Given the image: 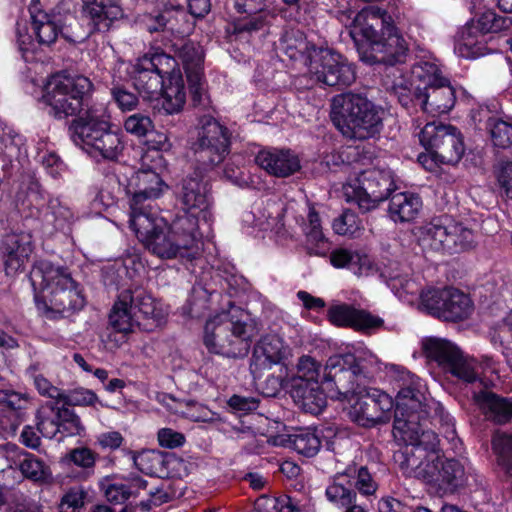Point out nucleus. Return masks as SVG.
<instances>
[{"mask_svg": "<svg viewBox=\"0 0 512 512\" xmlns=\"http://www.w3.org/2000/svg\"><path fill=\"white\" fill-rule=\"evenodd\" d=\"M416 92V85L404 78L395 81L391 86V93L397 98L401 106L408 111L420 106V99L416 98Z\"/></svg>", "mask_w": 512, "mask_h": 512, "instance_id": "603ef678", "label": "nucleus"}, {"mask_svg": "<svg viewBox=\"0 0 512 512\" xmlns=\"http://www.w3.org/2000/svg\"><path fill=\"white\" fill-rule=\"evenodd\" d=\"M42 217L45 223L62 231L69 229L75 219L73 211L57 198L49 200Z\"/></svg>", "mask_w": 512, "mask_h": 512, "instance_id": "a19ab883", "label": "nucleus"}, {"mask_svg": "<svg viewBox=\"0 0 512 512\" xmlns=\"http://www.w3.org/2000/svg\"><path fill=\"white\" fill-rule=\"evenodd\" d=\"M327 500L338 508L354 504L357 494L353 489L352 481L347 478L344 471L338 472L329 479L325 490Z\"/></svg>", "mask_w": 512, "mask_h": 512, "instance_id": "f704fd0d", "label": "nucleus"}, {"mask_svg": "<svg viewBox=\"0 0 512 512\" xmlns=\"http://www.w3.org/2000/svg\"><path fill=\"white\" fill-rule=\"evenodd\" d=\"M23 459L20 460L19 469L23 476L34 482H42L49 476V468L35 455L23 452Z\"/></svg>", "mask_w": 512, "mask_h": 512, "instance_id": "09e8293b", "label": "nucleus"}, {"mask_svg": "<svg viewBox=\"0 0 512 512\" xmlns=\"http://www.w3.org/2000/svg\"><path fill=\"white\" fill-rule=\"evenodd\" d=\"M98 401L97 395L92 390L79 387L67 391L62 390L59 403L70 408L72 406H93Z\"/></svg>", "mask_w": 512, "mask_h": 512, "instance_id": "864d4df0", "label": "nucleus"}, {"mask_svg": "<svg viewBox=\"0 0 512 512\" xmlns=\"http://www.w3.org/2000/svg\"><path fill=\"white\" fill-rule=\"evenodd\" d=\"M92 91L93 83L86 76L55 75L44 86L41 102L55 119L79 118L88 106Z\"/></svg>", "mask_w": 512, "mask_h": 512, "instance_id": "6e6552de", "label": "nucleus"}, {"mask_svg": "<svg viewBox=\"0 0 512 512\" xmlns=\"http://www.w3.org/2000/svg\"><path fill=\"white\" fill-rule=\"evenodd\" d=\"M135 234L149 252L161 259H173L178 256L187 257L177 238L170 232V228L163 219L156 218L150 222L147 231H135Z\"/></svg>", "mask_w": 512, "mask_h": 512, "instance_id": "a211bd4d", "label": "nucleus"}, {"mask_svg": "<svg viewBox=\"0 0 512 512\" xmlns=\"http://www.w3.org/2000/svg\"><path fill=\"white\" fill-rule=\"evenodd\" d=\"M423 235L431 248L449 254L469 250L476 243L472 229L447 216L435 218L425 225Z\"/></svg>", "mask_w": 512, "mask_h": 512, "instance_id": "dca6fc26", "label": "nucleus"}, {"mask_svg": "<svg viewBox=\"0 0 512 512\" xmlns=\"http://www.w3.org/2000/svg\"><path fill=\"white\" fill-rule=\"evenodd\" d=\"M422 350L426 358L436 362L445 373L467 383L477 380L476 361L465 356L451 341L429 337L422 341Z\"/></svg>", "mask_w": 512, "mask_h": 512, "instance_id": "4468645a", "label": "nucleus"}, {"mask_svg": "<svg viewBox=\"0 0 512 512\" xmlns=\"http://www.w3.org/2000/svg\"><path fill=\"white\" fill-rule=\"evenodd\" d=\"M141 167L135 171L128 180V187L146 193L148 197H159L165 187V183L157 172L161 163L156 162L149 153L141 158Z\"/></svg>", "mask_w": 512, "mask_h": 512, "instance_id": "a878e982", "label": "nucleus"}, {"mask_svg": "<svg viewBox=\"0 0 512 512\" xmlns=\"http://www.w3.org/2000/svg\"><path fill=\"white\" fill-rule=\"evenodd\" d=\"M134 465L142 473L158 474L165 462L164 454L157 450H144L133 454Z\"/></svg>", "mask_w": 512, "mask_h": 512, "instance_id": "3c124183", "label": "nucleus"}, {"mask_svg": "<svg viewBox=\"0 0 512 512\" xmlns=\"http://www.w3.org/2000/svg\"><path fill=\"white\" fill-rule=\"evenodd\" d=\"M55 419L60 423L59 433L64 436H80L85 431L76 412L63 404L57 409V418Z\"/></svg>", "mask_w": 512, "mask_h": 512, "instance_id": "8fccbe9b", "label": "nucleus"}, {"mask_svg": "<svg viewBox=\"0 0 512 512\" xmlns=\"http://www.w3.org/2000/svg\"><path fill=\"white\" fill-rule=\"evenodd\" d=\"M308 72L311 80L322 86L343 88L350 86L356 79L353 65L341 54L328 48H312Z\"/></svg>", "mask_w": 512, "mask_h": 512, "instance_id": "ddd939ff", "label": "nucleus"}, {"mask_svg": "<svg viewBox=\"0 0 512 512\" xmlns=\"http://www.w3.org/2000/svg\"><path fill=\"white\" fill-rule=\"evenodd\" d=\"M333 230L339 235H354L360 229V221L350 209H346L343 213L333 221Z\"/></svg>", "mask_w": 512, "mask_h": 512, "instance_id": "4d7b16f0", "label": "nucleus"}, {"mask_svg": "<svg viewBox=\"0 0 512 512\" xmlns=\"http://www.w3.org/2000/svg\"><path fill=\"white\" fill-rule=\"evenodd\" d=\"M159 445L167 449H175L184 445L186 438L184 434L171 428H162L157 433Z\"/></svg>", "mask_w": 512, "mask_h": 512, "instance_id": "774afa93", "label": "nucleus"}, {"mask_svg": "<svg viewBox=\"0 0 512 512\" xmlns=\"http://www.w3.org/2000/svg\"><path fill=\"white\" fill-rule=\"evenodd\" d=\"M104 495L108 502L112 504H123L130 497H137V491L126 482H115L103 485Z\"/></svg>", "mask_w": 512, "mask_h": 512, "instance_id": "6e6d98bb", "label": "nucleus"}, {"mask_svg": "<svg viewBox=\"0 0 512 512\" xmlns=\"http://www.w3.org/2000/svg\"><path fill=\"white\" fill-rule=\"evenodd\" d=\"M446 288L444 289H428L421 293V305L431 315L442 318V309L445 305Z\"/></svg>", "mask_w": 512, "mask_h": 512, "instance_id": "5fc2aeb1", "label": "nucleus"}, {"mask_svg": "<svg viewBox=\"0 0 512 512\" xmlns=\"http://www.w3.org/2000/svg\"><path fill=\"white\" fill-rule=\"evenodd\" d=\"M350 36L360 59L369 65H395L405 61L408 45L385 10L368 6L351 23Z\"/></svg>", "mask_w": 512, "mask_h": 512, "instance_id": "7ed1b4c3", "label": "nucleus"}, {"mask_svg": "<svg viewBox=\"0 0 512 512\" xmlns=\"http://www.w3.org/2000/svg\"><path fill=\"white\" fill-rule=\"evenodd\" d=\"M291 354V350L281 337L268 334L260 338L253 349L250 360V372L254 379L261 376L265 369L282 364Z\"/></svg>", "mask_w": 512, "mask_h": 512, "instance_id": "6ab92c4d", "label": "nucleus"}, {"mask_svg": "<svg viewBox=\"0 0 512 512\" xmlns=\"http://www.w3.org/2000/svg\"><path fill=\"white\" fill-rule=\"evenodd\" d=\"M475 401L487 420L499 425L512 420V399L482 391L475 396Z\"/></svg>", "mask_w": 512, "mask_h": 512, "instance_id": "7c9ffc66", "label": "nucleus"}, {"mask_svg": "<svg viewBox=\"0 0 512 512\" xmlns=\"http://www.w3.org/2000/svg\"><path fill=\"white\" fill-rule=\"evenodd\" d=\"M344 472L352 481L353 489L356 488L362 495H373L377 491L378 484L367 466L353 462L346 466Z\"/></svg>", "mask_w": 512, "mask_h": 512, "instance_id": "79ce46f5", "label": "nucleus"}, {"mask_svg": "<svg viewBox=\"0 0 512 512\" xmlns=\"http://www.w3.org/2000/svg\"><path fill=\"white\" fill-rule=\"evenodd\" d=\"M255 162L276 177H288L301 168L298 156L290 149H263L257 153Z\"/></svg>", "mask_w": 512, "mask_h": 512, "instance_id": "b1692460", "label": "nucleus"}, {"mask_svg": "<svg viewBox=\"0 0 512 512\" xmlns=\"http://www.w3.org/2000/svg\"><path fill=\"white\" fill-rule=\"evenodd\" d=\"M28 373L33 381L35 389L41 396L54 399L57 403H59L60 397L62 395V390L60 388L54 386L42 374L36 373L35 369L30 368Z\"/></svg>", "mask_w": 512, "mask_h": 512, "instance_id": "052dcab7", "label": "nucleus"}, {"mask_svg": "<svg viewBox=\"0 0 512 512\" xmlns=\"http://www.w3.org/2000/svg\"><path fill=\"white\" fill-rule=\"evenodd\" d=\"M418 379H420L419 377H417ZM420 381V391L422 394H424L423 392V385L421 383V380ZM425 395H423V400H422V404H423V408L425 411H426V415L424 418H422L420 420L423 421L425 420L428 415H429V411L430 410H433V419L438 421L440 423V425L442 426L443 430H444V433H445V436L447 438H450V439H453L454 436H455V433H456V430H455V422H454V418L449 414V412H447L444 408V406L439 403V402H432L431 405L429 404H426L425 402Z\"/></svg>", "mask_w": 512, "mask_h": 512, "instance_id": "de8ad7c7", "label": "nucleus"}, {"mask_svg": "<svg viewBox=\"0 0 512 512\" xmlns=\"http://www.w3.org/2000/svg\"><path fill=\"white\" fill-rule=\"evenodd\" d=\"M209 181V175H196L194 169L183 179L179 193L182 210L202 215L204 220L208 219L211 205Z\"/></svg>", "mask_w": 512, "mask_h": 512, "instance_id": "aec40b11", "label": "nucleus"}, {"mask_svg": "<svg viewBox=\"0 0 512 512\" xmlns=\"http://www.w3.org/2000/svg\"><path fill=\"white\" fill-rule=\"evenodd\" d=\"M34 397L26 391L13 389H0V405L9 411L12 417L17 418L21 425L27 418V411L32 407Z\"/></svg>", "mask_w": 512, "mask_h": 512, "instance_id": "e433bc0d", "label": "nucleus"}, {"mask_svg": "<svg viewBox=\"0 0 512 512\" xmlns=\"http://www.w3.org/2000/svg\"><path fill=\"white\" fill-rule=\"evenodd\" d=\"M422 208L421 198L413 193L401 192L390 198L388 213L394 222H410Z\"/></svg>", "mask_w": 512, "mask_h": 512, "instance_id": "473e14b6", "label": "nucleus"}, {"mask_svg": "<svg viewBox=\"0 0 512 512\" xmlns=\"http://www.w3.org/2000/svg\"><path fill=\"white\" fill-rule=\"evenodd\" d=\"M437 485L450 491L463 487L468 479L463 464L457 459L442 458Z\"/></svg>", "mask_w": 512, "mask_h": 512, "instance_id": "58836bf2", "label": "nucleus"}, {"mask_svg": "<svg viewBox=\"0 0 512 512\" xmlns=\"http://www.w3.org/2000/svg\"><path fill=\"white\" fill-rule=\"evenodd\" d=\"M125 130L137 137H145L154 128L150 117L136 113L129 116L124 122Z\"/></svg>", "mask_w": 512, "mask_h": 512, "instance_id": "680f3d73", "label": "nucleus"}, {"mask_svg": "<svg viewBox=\"0 0 512 512\" xmlns=\"http://www.w3.org/2000/svg\"><path fill=\"white\" fill-rule=\"evenodd\" d=\"M288 446L304 457H314L321 448V441L310 428H300L288 435Z\"/></svg>", "mask_w": 512, "mask_h": 512, "instance_id": "ea45409f", "label": "nucleus"}, {"mask_svg": "<svg viewBox=\"0 0 512 512\" xmlns=\"http://www.w3.org/2000/svg\"><path fill=\"white\" fill-rule=\"evenodd\" d=\"M486 130L494 147H512V122L501 117L491 116L486 121Z\"/></svg>", "mask_w": 512, "mask_h": 512, "instance_id": "37998d69", "label": "nucleus"}, {"mask_svg": "<svg viewBox=\"0 0 512 512\" xmlns=\"http://www.w3.org/2000/svg\"><path fill=\"white\" fill-rule=\"evenodd\" d=\"M416 98L420 99V108L422 111L431 114H444L449 112L456 102V91L447 78H443L438 83L424 91L418 88Z\"/></svg>", "mask_w": 512, "mask_h": 512, "instance_id": "5701e85b", "label": "nucleus"}, {"mask_svg": "<svg viewBox=\"0 0 512 512\" xmlns=\"http://www.w3.org/2000/svg\"><path fill=\"white\" fill-rule=\"evenodd\" d=\"M378 369L377 357L365 350L336 354L325 364L323 383L331 398L352 401L348 416L359 426L371 428L389 420L392 398L385 392L368 389Z\"/></svg>", "mask_w": 512, "mask_h": 512, "instance_id": "f257e3e1", "label": "nucleus"}, {"mask_svg": "<svg viewBox=\"0 0 512 512\" xmlns=\"http://www.w3.org/2000/svg\"><path fill=\"white\" fill-rule=\"evenodd\" d=\"M199 215L182 210L176 215L168 227L170 232L177 238L179 244L187 254V258H194L198 250V243L202 234L199 230Z\"/></svg>", "mask_w": 512, "mask_h": 512, "instance_id": "393cba45", "label": "nucleus"}, {"mask_svg": "<svg viewBox=\"0 0 512 512\" xmlns=\"http://www.w3.org/2000/svg\"><path fill=\"white\" fill-rule=\"evenodd\" d=\"M175 56L182 62L194 107L206 105V95L203 86L204 52L202 47L189 39L179 38L172 42Z\"/></svg>", "mask_w": 512, "mask_h": 512, "instance_id": "f3484780", "label": "nucleus"}, {"mask_svg": "<svg viewBox=\"0 0 512 512\" xmlns=\"http://www.w3.org/2000/svg\"><path fill=\"white\" fill-rule=\"evenodd\" d=\"M32 253V239L28 233H9L0 242V264L7 276H14L24 269Z\"/></svg>", "mask_w": 512, "mask_h": 512, "instance_id": "412c9836", "label": "nucleus"}, {"mask_svg": "<svg viewBox=\"0 0 512 512\" xmlns=\"http://www.w3.org/2000/svg\"><path fill=\"white\" fill-rule=\"evenodd\" d=\"M231 132L212 116L199 119L197 137L191 145L196 175H209L230 153Z\"/></svg>", "mask_w": 512, "mask_h": 512, "instance_id": "9d476101", "label": "nucleus"}, {"mask_svg": "<svg viewBox=\"0 0 512 512\" xmlns=\"http://www.w3.org/2000/svg\"><path fill=\"white\" fill-rule=\"evenodd\" d=\"M443 78L438 66L431 62H419L412 68L411 83L416 85V91L420 88L422 92Z\"/></svg>", "mask_w": 512, "mask_h": 512, "instance_id": "a18cd8bd", "label": "nucleus"}, {"mask_svg": "<svg viewBox=\"0 0 512 512\" xmlns=\"http://www.w3.org/2000/svg\"><path fill=\"white\" fill-rule=\"evenodd\" d=\"M258 334L257 322L243 309L231 306L206 322L203 343L210 353L242 359L248 355Z\"/></svg>", "mask_w": 512, "mask_h": 512, "instance_id": "39448f33", "label": "nucleus"}, {"mask_svg": "<svg viewBox=\"0 0 512 512\" xmlns=\"http://www.w3.org/2000/svg\"><path fill=\"white\" fill-rule=\"evenodd\" d=\"M442 318L446 321H460L468 318L473 311L469 296L456 288H446Z\"/></svg>", "mask_w": 512, "mask_h": 512, "instance_id": "c9c22d12", "label": "nucleus"}, {"mask_svg": "<svg viewBox=\"0 0 512 512\" xmlns=\"http://www.w3.org/2000/svg\"><path fill=\"white\" fill-rule=\"evenodd\" d=\"M382 108L360 94L336 95L331 104V120L343 136L354 140H367L383 129Z\"/></svg>", "mask_w": 512, "mask_h": 512, "instance_id": "0eeeda50", "label": "nucleus"}, {"mask_svg": "<svg viewBox=\"0 0 512 512\" xmlns=\"http://www.w3.org/2000/svg\"><path fill=\"white\" fill-rule=\"evenodd\" d=\"M398 387L394 412L393 435L407 444L400 466L408 476L428 483L439 482L442 458L436 448L438 437L432 431H423L420 420L425 417L423 394L416 375L403 367L396 368Z\"/></svg>", "mask_w": 512, "mask_h": 512, "instance_id": "f03ea898", "label": "nucleus"}, {"mask_svg": "<svg viewBox=\"0 0 512 512\" xmlns=\"http://www.w3.org/2000/svg\"><path fill=\"white\" fill-rule=\"evenodd\" d=\"M419 141L436 161L443 164H456L464 154L461 133L450 124L427 123L419 133Z\"/></svg>", "mask_w": 512, "mask_h": 512, "instance_id": "2eb2a0df", "label": "nucleus"}, {"mask_svg": "<svg viewBox=\"0 0 512 512\" xmlns=\"http://www.w3.org/2000/svg\"><path fill=\"white\" fill-rule=\"evenodd\" d=\"M145 137H147L145 144L148 149L146 153H149L150 157H153L156 162L161 163L162 156L160 155V152L166 151L171 147L168 136L165 133L154 131L152 129Z\"/></svg>", "mask_w": 512, "mask_h": 512, "instance_id": "13d9d810", "label": "nucleus"}, {"mask_svg": "<svg viewBox=\"0 0 512 512\" xmlns=\"http://www.w3.org/2000/svg\"><path fill=\"white\" fill-rule=\"evenodd\" d=\"M128 290L133 296V308L140 317L141 327L146 331L158 327L163 320V312L152 295L141 286H131Z\"/></svg>", "mask_w": 512, "mask_h": 512, "instance_id": "c756f323", "label": "nucleus"}, {"mask_svg": "<svg viewBox=\"0 0 512 512\" xmlns=\"http://www.w3.org/2000/svg\"><path fill=\"white\" fill-rule=\"evenodd\" d=\"M31 26L40 44H53L61 30V17L54 13H47L41 9L39 0H32L29 5Z\"/></svg>", "mask_w": 512, "mask_h": 512, "instance_id": "cd10ccee", "label": "nucleus"}, {"mask_svg": "<svg viewBox=\"0 0 512 512\" xmlns=\"http://www.w3.org/2000/svg\"><path fill=\"white\" fill-rule=\"evenodd\" d=\"M496 178L507 196L512 198V160H502L495 168Z\"/></svg>", "mask_w": 512, "mask_h": 512, "instance_id": "338daca9", "label": "nucleus"}, {"mask_svg": "<svg viewBox=\"0 0 512 512\" xmlns=\"http://www.w3.org/2000/svg\"><path fill=\"white\" fill-rule=\"evenodd\" d=\"M328 317L330 322L336 326L350 327L365 333L378 330L384 325V320L379 316L347 304L331 307L328 311Z\"/></svg>", "mask_w": 512, "mask_h": 512, "instance_id": "4be33fe9", "label": "nucleus"}, {"mask_svg": "<svg viewBox=\"0 0 512 512\" xmlns=\"http://www.w3.org/2000/svg\"><path fill=\"white\" fill-rule=\"evenodd\" d=\"M270 17H272V14L248 15L246 19L239 20L234 24L233 33L241 34L259 31L268 23Z\"/></svg>", "mask_w": 512, "mask_h": 512, "instance_id": "0e129e2a", "label": "nucleus"}, {"mask_svg": "<svg viewBox=\"0 0 512 512\" xmlns=\"http://www.w3.org/2000/svg\"><path fill=\"white\" fill-rule=\"evenodd\" d=\"M83 16L87 21L89 30L81 28L77 19L72 15L61 22L60 35L72 43H81L90 34L106 32L115 20L123 16V10L117 0H84Z\"/></svg>", "mask_w": 512, "mask_h": 512, "instance_id": "f8f14e48", "label": "nucleus"}, {"mask_svg": "<svg viewBox=\"0 0 512 512\" xmlns=\"http://www.w3.org/2000/svg\"><path fill=\"white\" fill-rule=\"evenodd\" d=\"M29 279L34 291H48L43 301L35 295L38 309L46 313L62 314L79 310L85 305V298L66 267L54 265L48 260H38L32 266Z\"/></svg>", "mask_w": 512, "mask_h": 512, "instance_id": "423d86ee", "label": "nucleus"}, {"mask_svg": "<svg viewBox=\"0 0 512 512\" xmlns=\"http://www.w3.org/2000/svg\"><path fill=\"white\" fill-rule=\"evenodd\" d=\"M482 35H478L474 23L468 24L461 31L455 45V52L462 58L475 59L485 54Z\"/></svg>", "mask_w": 512, "mask_h": 512, "instance_id": "4c0bfd02", "label": "nucleus"}, {"mask_svg": "<svg viewBox=\"0 0 512 512\" xmlns=\"http://www.w3.org/2000/svg\"><path fill=\"white\" fill-rule=\"evenodd\" d=\"M297 375L294 378H300L304 381H319L320 363L309 355H303L297 363Z\"/></svg>", "mask_w": 512, "mask_h": 512, "instance_id": "e2e57ef3", "label": "nucleus"}, {"mask_svg": "<svg viewBox=\"0 0 512 512\" xmlns=\"http://www.w3.org/2000/svg\"><path fill=\"white\" fill-rule=\"evenodd\" d=\"M290 395L306 413L317 415L326 407V395L320 388L319 381L307 382L300 378H292Z\"/></svg>", "mask_w": 512, "mask_h": 512, "instance_id": "bb28decb", "label": "nucleus"}, {"mask_svg": "<svg viewBox=\"0 0 512 512\" xmlns=\"http://www.w3.org/2000/svg\"><path fill=\"white\" fill-rule=\"evenodd\" d=\"M148 495L151 497V499L147 502L142 501L140 504L143 510H149L151 504L159 506L163 503H166L175 496L170 489V484L166 481L162 482L158 487L151 488L148 492Z\"/></svg>", "mask_w": 512, "mask_h": 512, "instance_id": "69168bd1", "label": "nucleus"}, {"mask_svg": "<svg viewBox=\"0 0 512 512\" xmlns=\"http://www.w3.org/2000/svg\"><path fill=\"white\" fill-rule=\"evenodd\" d=\"M126 193L131 195L129 200V227L134 232L147 231L150 227V222L156 219L151 213V201L157 197H148L146 193L136 191L128 186H126Z\"/></svg>", "mask_w": 512, "mask_h": 512, "instance_id": "2f4dec72", "label": "nucleus"}, {"mask_svg": "<svg viewBox=\"0 0 512 512\" xmlns=\"http://www.w3.org/2000/svg\"><path fill=\"white\" fill-rule=\"evenodd\" d=\"M343 189L346 200L355 202L365 213L388 199L396 189V185L391 170L372 168L361 172L355 179L344 185Z\"/></svg>", "mask_w": 512, "mask_h": 512, "instance_id": "9b49d317", "label": "nucleus"}, {"mask_svg": "<svg viewBox=\"0 0 512 512\" xmlns=\"http://www.w3.org/2000/svg\"><path fill=\"white\" fill-rule=\"evenodd\" d=\"M176 60L163 51L149 52L133 66L131 81L145 99L164 98L163 108L169 114L179 112L186 102L184 81Z\"/></svg>", "mask_w": 512, "mask_h": 512, "instance_id": "20e7f679", "label": "nucleus"}, {"mask_svg": "<svg viewBox=\"0 0 512 512\" xmlns=\"http://www.w3.org/2000/svg\"><path fill=\"white\" fill-rule=\"evenodd\" d=\"M302 231L306 237V248L309 254L325 255L327 253L329 243L322 231L320 216L314 207H309Z\"/></svg>", "mask_w": 512, "mask_h": 512, "instance_id": "72a5a7b5", "label": "nucleus"}, {"mask_svg": "<svg viewBox=\"0 0 512 512\" xmlns=\"http://www.w3.org/2000/svg\"><path fill=\"white\" fill-rule=\"evenodd\" d=\"M72 140L94 156L118 161L125 148L123 134L113 131L110 124L86 111L85 117L75 118L69 126Z\"/></svg>", "mask_w": 512, "mask_h": 512, "instance_id": "1a4fd4ad", "label": "nucleus"}, {"mask_svg": "<svg viewBox=\"0 0 512 512\" xmlns=\"http://www.w3.org/2000/svg\"><path fill=\"white\" fill-rule=\"evenodd\" d=\"M492 447L497 455L498 463L507 470L512 469V437L509 435L495 437Z\"/></svg>", "mask_w": 512, "mask_h": 512, "instance_id": "bf43d9fd", "label": "nucleus"}, {"mask_svg": "<svg viewBox=\"0 0 512 512\" xmlns=\"http://www.w3.org/2000/svg\"><path fill=\"white\" fill-rule=\"evenodd\" d=\"M59 403L49 402L40 407L35 414L37 430L43 437L52 439L59 433L60 423L57 418Z\"/></svg>", "mask_w": 512, "mask_h": 512, "instance_id": "c03bdc74", "label": "nucleus"}, {"mask_svg": "<svg viewBox=\"0 0 512 512\" xmlns=\"http://www.w3.org/2000/svg\"><path fill=\"white\" fill-rule=\"evenodd\" d=\"M109 323L120 333H130L135 326L141 327L140 317L133 308V296L128 288L122 290L112 306L109 314Z\"/></svg>", "mask_w": 512, "mask_h": 512, "instance_id": "c85d7f7f", "label": "nucleus"}, {"mask_svg": "<svg viewBox=\"0 0 512 512\" xmlns=\"http://www.w3.org/2000/svg\"><path fill=\"white\" fill-rule=\"evenodd\" d=\"M473 23L475 30L481 34L499 33L512 27V17L498 15L493 10H486Z\"/></svg>", "mask_w": 512, "mask_h": 512, "instance_id": "49530a36", "label": "nucleus"}]
</instances>
